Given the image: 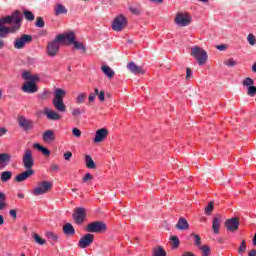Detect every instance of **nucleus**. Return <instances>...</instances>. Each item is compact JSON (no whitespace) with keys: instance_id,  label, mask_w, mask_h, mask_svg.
<instances>
[{"instance_id":"1","label":"nucleus","mask_w":256,"mask_h":256,"mask_svg":"<svg viewBox=\"0 0 256 256\" xmlns=\"http://www.w3.org/2000/svg\"><path fill=\"white\" fill-rule=\"evenodd\" d=\"M65 93V90L61 88L55 90L52 103L56 111H58L59 113H65V111H67V106H65V103H63V96L65 95Z\"/></svg>"},{"instance_id":"2","label":"nucleus","mask_w":256,"mask_h":256,"mask_svg":"<svg viewBox=\"0 0 256 256\" xmlns=\"http://www.w3.org/2000/svg\"><path fill=\"white\" fill-rule=\"evenodd\" d=\"M190 55L196 59L198 65L200 66L205 65L207 63V59H209L207 51L199 46L192 47Z\"/></svg>"},{"instance_id":"3","label":"nucleus","mask_w":256,"mask_h":256,"mask_svg":"<svg viewBox=\"0 0 256 256\" xmlns=\"http://www.w3.org/2000/svg\"><path fill=\"white\" fill-rule=\"evenodd\" d=\"M22 16L19 10H15L12 15L0 18V25H18V30L21 29Z\"/></svg>"},{"instance_id":"4","label":"nucleus","mask_w":256,"mask_h":256,"mask_svg":"<svg viewBox=\"0 0 256 256\" xmlns=\"http://www.w3.org/2000/svg\"><path fill=\"white\" fill-rule=\"evenodd\" d=\"M51 187H53V183L49 181H42L38 183L37 187L33 189L32 193L35 197H39V195H45V193H49L51 191Z\"/></svg>"},{"instance_id":"5","label":"nucleus","mask_w":256,"mask_h":256,"mask_svg":"<svg viewBox=\"0 0 256 256\" xmlns=\"http://www.w3.org/2000/svg\"><path fill=\"white\" fill-rule=\"evenodd\" d=\"M33 41V36L29 34H22L14 40V49H25L29 43Z\"/></svg>"},{"instance_id":"6","label":"nucleus","mask_w":256,"mask_h":256,"mask_svg":"<svg viewBox=\"0 0 256 256\" xmlns=\"http://www.w3.org/2000/svg\"><path fill=\"white\" fill-rule=\"evenodd\" d=\"M86 231L88 233H103L107 231V224L101 221L91 222L87 225Z\"/></svg>"},{"instance_id":"7","label":"nucleus","mask_w":256,"mask_h":256,"mask_svg":"<svg viewBox=\"0 0 256 256\" xmlns=\"http://www.w3.org/2000/svg\"><path fill=\"white\" fill-rule=\"evenodd\" d=\"M191 15L188 13L179 12L176 14V17L174 19V22L178 27H187L188 25H191Z\"/></svg>"},{"instance_id":"8","label":"nucleus","mask_w":256,"mask_h":256,"mask_svg":"<svg viewBox=\"0 0 256 256\" xmlns=\"http://www.w3.org/2000/svg\"><path fill=\"white\" fill-rule=\"evenodd\" d=\"M125 27H127V18L124 15L120 14L112 22V30L119 32L123 31Z\"/></svg>"},{"instance_id":"9","label":"nucleus","mask_w":256,"mask_h":256,"mask_svg":"<svg viewBox=\"0 0 256 256\" xmlns=\"http://www.w3.org/2000/svg\"><path fill=\"white\" fill-rule=\"evenodd\" d=\"M23 167L26 169H33L35 160H33V152L31 149H26L22 156Z\"/></svg>"},{"instance_id":"10","label":"nucleus","mask_w":256,"mask_h":256,"mask_svg":"<svg viewBox=\"0 0 256 256\" xmlns=\"http://www.w3.org/2000/svg\"><path fill=\"white\" fill-rule=\"evenodd\" d=\"M18 125L23 131H31L35 127V123L33 120L25 118V116H19L18 119Z\"/></svg>"},{"instance_id":"11","label":"nucleus","mask_w":256,"mask_h":256,"mask_svg":"<svg viewBox=\"0 0 256 256\" xmlns=\"http://www.w3.org/2000/svg\"><path fill=\"white\" fill-rule=\"evenodd\" d=\"M95 241V235L91 233H87L82 236L78 242V247L80 249H87L92 243Z\"/></svg>"},{"instance_id":"12","label":"nucleus","mask_w":256,"mask_h":256,"mask_svg":"<svg viewBox=\"0 0 256 256\" xmlns=\"http://www.w3.org/2000/svg\"><path fill=\"white\" fill-rule=\"evenodd\" d=\"M242 85L243 87L247 88V95L249 97H255L256 95V87H255V80H253L252 78H245L242 81Z\"/></svg>"},{"instance_id":"13","label":"nucleus","mask_w":256,"mask_h":256,"mask_svg":"<svg viewBox=\"0 0 256 256\" xmlns=\"http://www.w3.org/2000/svg\"><path fill=\"white\" fill-rule=\"evenodd\" d=\"M19 31V25H12L11 27L0 24V39L9 37L10 33H17Z\"/></svg>"},{"instance_id":"14","label":"nucleus","mask_w":256,"mask_h":256,"mask_svg":"<svg viewBox=\"0 0 256 256\" xmlns=\"http://www.w3.org/2000/svg\"><path fill=\"white\" fill-rule=\"evenodd\" d=\"M59 43L60 40H57V37L55 38L54 41L48 43L47 45V53L50 57H55L57 53H59Z\"/></svg>"},{"instance_id":"15","label":"nucleus","mask_w":256,"mask_h":256,"mask_svg":"<svg viewBox=\"0 0 256 256\" xmlns=\"http://www.w3.org/2000/svg\"><path fill=\"white\" fill-rule=\"evenodd\" d=\"M57 37V41H60V43L66 42L68 45H73L75 42V33L74 32H68L66 34H60Z\"/></svg>"},{"instance_id":"16","label":"nucleus","mask_w":256,"mask_h":256,"mask_svg":"<svg viewBox=\"0 0 256 256\" xmlns=\"http://www.w3.org/2000/svg\"><path fill=\"white\" fill-rule=\"evenodd\" d=\"M224 226L226 227L227 231H230L231 233H235V231L239 229V219L230 218L225 221Z\"/></svg>"},{"instance_id":"17","label":"nucleus","mask_w":256,"mask_h":256,"mask_svg":"<svg viewBox=\"0 0 256 256\" xmlns=\"http://www.w3.org/2000/svg\"><path fill=\"white\" fill-rule=\"evenodd\" d=\"M33 175H35V171L33 169H26V171L15 177V181L17 183H23V181H27V179H29V177H33Z\"/></svg>"},{"instance_id":"18","label":"nucleus","mask_w":256,"mask_h":256,"mask_svg":"<svg viewBox=\"0 0 256 256\" xmlns=\"http://www.w3.org/2000/svg\"><path fill=\"white\" fill-rule=\"evenodd\" d=\"M109 135V130L107 128H101L96 131L94 142L95 143H101L107 139V136Z\"/></svg>"},{"instance_id":"19","label":"nucleus","mask_w":256,"mask_h":256,"mask_svg":"<svg viewBox=\"0 0 256 256\" xmlns=\"http://www.w3.org/2000/svg\"><path fill=\"white\" fill-rule=\"evenodd\" d=\"M22 91L24 93H37V91H39V87L37 86V84L35 82H25L22 86Z\"/></svg>"},{"instance_id":"20","label":"nucleus","mask_w":256,"mask_h":256,"mask_svg":"<svg viewBox=\"0 0 256 256\" xmlns=\"http://www.w3.org/2000/svg\"><path fill=\"white\" fill-rule=\"evenodd\" d=\"M85 217H86L85 208H78L73 214V219L75 223H77L78 225H81V223L85 221Z\"/></svg>"},{"instance_id":"21","label":"nucleus","mask_w":256,"mask_h":256,"mask_svg":"<svg viewBox=\"0 0 256 256\" xmlns=\"http://www.w3.org/2000/svg\"><path fill=\"white\" fill-rule=\"evenodd\" d=\"M44 115H46L49 121H59L61 119V114L50 108L44 109Z\"/></svg>"},{"instance_id":"22","label":"nucleus","mask_w":256,"mask_h":256,"mask_svg":"<svg viewBox=\"0 0 256 256\" xmlns=\"http://www.w3.org/2000/svg\"><path fill=\"white\" fill-rule=\"evenodd\" d=\"M127 69H129V71H131V73H134V75H144L145 74V70H143V68L141 66H137V64H135V62H129L127 64Z\"/></svg>"},{"instance_id":"23","label":"nucleus","mask_w":256,"mask_h":256,"mask_svg":"<svg viewBox=\"0 0 256 256\" xmlns=\"http://www.w3.org/2000/svg\"><path fill=\"white\" fill-rule=\"evenodd\" d=\"M68 11L69 10L67 9V7H65V5H63L62 3H57L54 6V15L56 17H59L60 15H67Z\"/></svg>"},{"instance_id":"24","label":"nucleus","mask_w":256,"mask_h":256,"mask_svg":"<svg viewBox=\"0 0 256 256\" xmlns=\"http://www.w3.org/2000/svg\"><path fill=\"white\" fill-rule=\"evenodd\" d=\"M221 216H216L212 220V231L214 235H219V229L221 227Z\"/></svg>"},{"instance_id":"25","label":"nucleus","mask_w":256,"mask_h":256,"mask_svg":"<svg viewBox=\"0 0 256 256\" xmlns=\"http://www.w3.org/2000/svg\"><path fill=\"white\" fill-rule=\"evenodd\" d=\"M176 229L179 231H187V229H189V222H187V219L179 218L176 224Z\"/></svg>"},{"instance_id":"26","label":"nucleus","mask_w":256,"mask_h":256,"mask_svg":"<svg viewBox=\"0 0 256 256\" xmlns=\"http://www.w3.org/2000/svg\"><path fill=\"white\" fill-rule=\"evenodd\" d=\"M42 139L45 143H52L55 139V132L53 130H47L44 132Z\"/></svg>"},{"instance_id":"27","label":"nucleus","mask_w":256,"mask_h":256,"mask_svg":"<svg viewBox=\"0 0 256 256\" xmlns=\"http://www.w3.org/2000/svg\"><path fill=\"white\" fill-rule=\"evenodd\" d=\"M101 71L108 77V79H113L115 77V71L107 65L101 66Z\"/></svg>"},{"instance_id":"28","label":"nucleus","mask_w":256,"mask_h":256,"mask_svg":"<svg viewBox=\"0 0 256 256\" xmlns=\"http://www.w3.org/2000/svg\"><path fill=\"white\" fill-rule=\"evenodd\" d=\"M63 233H64V235H68L69 237L75 235V228L73 227V224L66 223L63 226Z\"/></svg>"},{"instance_id":"29","label":"nucleus","mask_w":256,"mask_h":256,"mask_svg":"<svg viewBox=\"0 0 256 256\" xmlns=\"http://www.w3.org/2000/svg\"><path fill=\"white\" fill-rule=\"evenodd\" d=\"M45 237L48 238V240L50 241V243L52 245H55V243H57V241H59V236L56 233L51 232V231L46 232Z\"/></svg>"},{"instance_id":"30","label":"nucleus","mask_w":256,"mask_h":256,"mask_svg":"<svg viewBox=\"0 0 256 256\" xmlns=\"http://www.w3.org/2000/svg\"><path fill=\"white\" fill-rule=\"evenodd\" d=\"M11 177H13V172H11V171H4L0 175V181L2 183H7V182L11 181Z\"/></svg>"},{"instance_id":"31","label":"nucleus","mask_w":256,"mask_h":256,"mask_svg":"<svg viewBox=\"0 0 256 256\" xmlns=\"http://www.w3.org/2000/svg\"><path fill=\"white\" fill-rule=\"evenodd\" d=\"M7 209V196L5 193L0 192V211Z\"/></svg>"},{"instance_id":"32","label":"nucleus","mask_w":256,"mask_h":256,"mask_svg":"<svg viewBox=\"0 0 256 256\" xmlns=\"http://www.w3.org/2000/svg\"><path fill=\"white\" fill-rule=\"evenodd\" d=\"M34 149H38V151H41L43 153V155H45L46 157H49V155H51V151H49V149L41 146L39 143H35L33 145Z\"/></svg>"},{"instance_id":"33","label":"nucleus","mask_w":256,"mask_h":256,"mask_svg":"<svg viewBox=\"0 0 256 256\" xmlns=\"http://www.w3.org/2000/svg\"><path fill=\"white\" fill-rule=\"evenodd\" d=\"M85 164L87 169H95V161H93V158L90 155L85 156Z\"/></svg>"},{"instance_id":"34","label":"nucleus","mask_w":256,"mask_h":256,"mask_svg":"<svg viewBox=\"0 0 256 256\" xmlns=\"http://www.w3.org/2000/svg\"><path fill=\"white\" fill-rule=\"evenodd\" d=\"M153 256H167V252H165L163 247L158 246L157 248L153 249Z\"/></svg>"},{"instance_id":"35","label":"nucleus","mask_w":256,"mask_h":256,"mask_svg":"<svg viewBox=\"0 0 256 256\" xmlns=\"http://www.w3.org/2000/svg\"><path fill=\"white\" fill-rule=\"evenodd\" d=\"M75 49H77L78 51H83L84 53L87 51V47L85 46V44L81 43V42H77L76 40H74L73 44Z\"/></svg>"},{"instance_id":"36","label":"nucleus","mask_w":256,"mask_h":256,"mask_svg":"<svg viewBox=\"0 0 256 256\" xmlns=\"http://www.w3.org/2000/svg\"><path fill=\"white\" fill-rule=\"evenodd\" d=\"M179 243H180L179 237H177V236H172V237L170 238V245H171L172 249H178Z\"/></svg>"},{"instance_id":"37","label":"nucleus","mask_w":256,"mask_h":256,"mask_svg":"<svg viewBox=\"0 0 256 256\" xmlns=\"http://www.w3.org/2000/svg\"><path fill=\"white\" fill-rule=\"evenodd\" d=\"M11 161V155L7 153H1L0 154V165L1 163H9Z\"/></svg>"},{"instance_id":"38","label":"nucleus","mask_w":256,"mask_h":256,"mask_svg":"<svg viewBox=\"0 0 256 256\" xmlns=\"http://www.w3.org/2000/svg\"><path fill=\"white\" fill-rule=\"evenodd\" d=\"M200 251H202V256H210L211 255V247L208 245L200 246Z\"/></svg>"},{"instance_id":"39","label":"nucleus","mask_w":256,"mask_h":256,"mask_svg":"<svg viewBox=\"0 0 256 256\" xmlns=\"http://www.w3.org/2000/svg\"><path fill=\"white\" fill-rule=\"evenodd\" d=\"M24 17L27 21H35V15L29 10L24 11Z\"/></svg>"},{"instance_id":"40","label":"nucleus","mask_w":256,"mask_h":256,"mask_svg":"<svg viewBox=\"0 0 256 256\" xmlns=\"http://www.w3.org/2000/svg\"><path fill=\"white\" fill-rule=\"evenodd\" d=\"M85 113V109L83 108H72V115L74 117H79V115H83Z\"/></svg>"},{"instance_id":"41","label":"nucleus","mask_w":256,"mask_h":256,"mask_svg":"<svg viewBox=\"0 0 256 256\" xmlns=\"http://www.w3.org/2000/svg\"><path fill=\"white\" fill-rule=\"evenodd\" d=\"M85 99H87V94L80 93L76 98V102L78 103V105H81L82 103H85Z\"/></svg>"},{"instance_id":"42","label":"nucleus","mask_w":256,"mask_h":256,"mask_svg":"<svg viewBox=\"0 0 256 256\" xmlns=\"http://www.w3.org/2000/svg\"><path fill=\"white\" fill-rule=\"evenodd\" d=\"M245 251H247V242L245 240H243L238 249V253H239V255H243V253H245Z\"/></svg>"},{"instance_id":"43","label":"nucleus","mask_w":256,"mask_h":256,"mask_svg":"<svg viewBox=\"0 0 256 256\" xmlns=\"http://www.w3.org/2000/svg\"><path fill=\"white\" fill-rule=\"evenodd\" d=\"M213 209H215V204L213 202L208 203L207 207L205 208L206 215H211L213 213Z\"/></svg>"},{"instance_id":"44","label":"nucleus","mask_w":256,"mask_h":256,"mask_svg":"<svg viewBox=\"0 0 256 256\" xmlns=\"http://www.w3.org/2000/svg\"><path fill=\"white\" fill-rule=\"evenodd\" d=\"M192 237H194V243L196 247L200 248L201 247V236L198 234L192 233Z\"/></svg>"},{"instance_id":"45","label":"nucleus","mask_w":256,"mask_h":256,"mask_svg":"<svg viewBox=\"0 0 256 256\" xmlns=\"http://www.w3.org/2000/svg\"><path fill=\"white\" fill-rule=\"evenodd\" d=\"M34 240L38 243V245H45L47 241L43 238H41L38 234H34Z\"/></svg>"},{"instance_id":"46","label":"nucleus","mask_w":256,"mask_h":256,"mask_svg":"<svg viewBox=\"0 0 256 256\" xmlns=\"http://www.w3.org/2000/svg\"><path fill=\"white\" fill-rule=\"evenodd\" d=\"M247 41H248L249 45H252V46L255 45V44H256L255 35L249 34V35L247 36Z\"/></svg>"},{"instance_id":"47","label":"nucleus","mask_w":256,"mask_h":256,"mask_svg":"<svg viewBox=\"0 0 256 256\" xmlns=\"http://www.w3.org/2000/svg\"><path fill=\"white\" fill-rule=\"evenodd\" d=\"M129 11L132 13V15H141V9L138 7H129Z\"/></svg>"},{"instance_id":"48","label":"nucleus","mask_w":256,"mask_h":256,"mask_svg":"<svg viewBox=\"0 0 256 256\" xmlns=\"http://www.w3.org/2000/svg\"><path fill=\"white\" fill-rule=\"evenodd\" d=\"M35 25H36V27L43 28V27H45V21H43V18L38 17L36 19Z\"/></svg>"},{"instance_id":"49","label":"nucleus","mask_w":256,"mask_h":256,"mask_svg":"<svg viewBox=\"0 0 256 256\" xmlns=\"http://www.w3.org/2000/svg\"><path fill=\"white\" fill-rule=\"evenodd\" d=\"M225 65H227V67H235V65H237V61H235L233 58H230L225 62Z\"/></svg>"},{"instance_id":"50","label":"nucleus","mask_w":256,"mask_h":256,"mask_svg":"<svg viewBox=\"0 0 256 256\" xmlns=\"http://www.w3.org/2000/svg\"><path fill=\"white\" fill-rule=\"evenodd\" d=\"M82 181L83 183H88V181H93V175H91V173H86Z\"/></svg>"},{"instance_id":"51","label":"nucleus","mask_w":256,"mask_h":256,"mask_svg":"<svg viewBox=\"0 0 256 256\" xmlns=\"http://www.w3.org/2000/svg\"><path fill=\"white\" fill-rule=\"evenodd\" d=\"M31 72L29 71H24L22 73V79H25L26 81H31Z\"/></svg>"},{"instance_id":"52","label":"nucleus","mask_w":256,"mask_h":256,"mask_svg":"<svg viewBox=\"0 0 256 256\" xmlns=\"http://www.w3.org/2000/svg\"><path fill=\"white\" fill-rule=\"evenodd\" d=\"M59 171V165L52 163L50 165V173H57Z\"/></svg>"},{"instance_id":"53","label":"nucleus","mask_w":256,"mask_h":256,"mask_svg":"<svg viewBox=\"0 0 256 256\" xmlns=\"http://www.w3.org/2000/svg\"><path fill=\"white\" fill-rule=\"evenodd\" d=\"M38 100L39 101H45L47 100V91L42 92L41 94L38 95Z\"/></svg>"},{"instance_id":"54","label":"nucleus","mask_w":256,"mask_h":256,"mask_svg":"<svg viewBox=\"0 0 256 256\" xmlns=\"http://www.w3.org/2000/svg\"><path fill=\"white\" fill-rule=\"evenodd\" d=\"M72 135H74V137H81V130H79L78 128H73Z\"/></svg>"},{"instance_id":"55","label":"nucleus","mask_w":256,"mask_h":256,"mask_svg":"<svg viewBox=\"0 0 256 256\" xmlns=\"http://www.w3.org/2000/svg\"><path fill=\"white\" fill-rule=\"evenodd\" d=\"M191 77H193V70H191V68H187L186 69V79L189 80V79H191Z\"/></svg>"},{"instance_id":"56","label":"nucleus","mask_w":256,"mask_h":256,"mask_svg":"<svg viewBox=\"0 0 256 256\" xmlns=\"http://www.w3.org/2000/svg\"><path fill=\"white\" fill-rule=\"evenodd\" d=\"M63 157H64L65 161H70L71 157H73V153L66 152L63 154Z\"/></svg>"},{"instance_id":"57","label":"nucleus","mask_w":256,"mask_h":256,"mask_svg":"<svg viewBox=\"0 0 256 256\" xmlns=\"http://www.w3.org/2000/svg\"><path fill=\"white\" fill-rule=\"evenodd\" d=\"M36 81H39V75L34 74L30 77V83H35Z\"/></svg>"},{"instance_id":"58","label":"nucleus","mask_w":256,"mask_h":256,"mask_svg":"<svg viewBox=\"0 0 256 256\" xmlns=\"http://www.w3.org/2000/svg\"><path fill=\"white\" fill-rule=\"evenodd\" d=\"M98 99L100 101H105V92L103 90H101L98 94Z\"/></svg>"},{"instance_id":"59","label":"nucleus","mask_w":256,"mask_h":256,"mask_svg":"<svg viewBox=\"0 0 256 256\" xmlns=\"http://www.w3.org/2000/svg\"><path fill=\"white\" fill-rule=\"evenodd\" d=\"M3 135H7V128L5 127L0 128V137H3Z\"/></svg>"},{"instance_id":"60","label":"nucleus","mask_w":256,"mask_h":256,"mask_svg":"<svg viewBox=\"0 0 256 256\" xmlns=\"http://www.w3.org/2000/svg\"><path fill=\"white\" fill-rule=\"evenodd\" d=\"M216 48L218 49V51H225L227 49V45L225 44L218 45L216 46Z\"/></svg>"},{"instance_id":"61","label":"nucleus","mask_w":256,"mask_h":256,"mask_svg":"<svg viewBox=\"0 0 256 256\" xmlns=\"http://www.w3.org/2000/svg\"><path fill=\"white\" fill-rule=\"evenodd\" d=\"M10 216H12L13 219H17V210H10Z\"/></svg>"},{"instance_id":"62","label":"nucleus","mask_w":256,"mask_h":256,"mask_svg":"<svg viewBox=\"0 0 256 256\" xmlns=\"http://www.w3.org/2000/svg\"><path fill=\"white\" fill-rule=\"evenodd\" d=\"M95 94H93V93H90V95H89V97H88V101L90 102V103H93V101H95Z\"/></svg>"},{"instance_id":"63","label":"nucleus","mask_w":256,"mask_h":256,"mask_svg":"<svg viewBox=\"0 0 256 256\" xmlns=\"http://www.w3.org/2000/svg\"><path fill=\"white\" fill-rule=\"evenodd\" d=\"M248 256H256V250L253 249V250L249 251Z\"/></svg>"},{"instance_id":"64","label":"nucleus","mask_w":256,"mask_h":256,"mask_svg":"<svg viewBox=\"0 0 256 256\" xmlns=\"http://www.w3.org/2000/svg\"><path fill=\"white\" fill-rule=\"evenodd\" d=\"M182 256H195V254L191 252H185Z\"/></svg>"}]
</instances>
